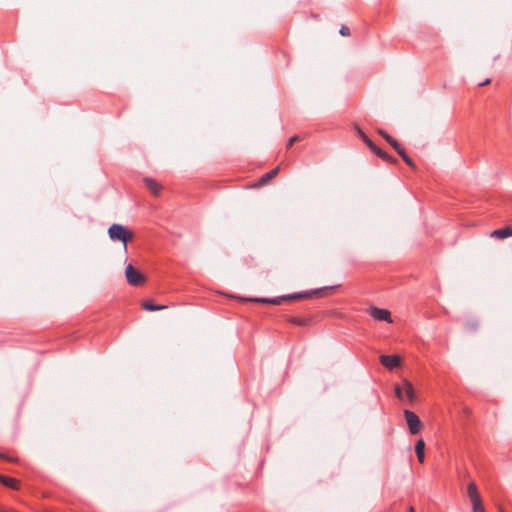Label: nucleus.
<instances>
[{"label":"nucleus","mask_w":512,"mask_h":512,"mask_svg":"<svg viewBox=\"0 0 512 512\" xmlns=\"http://www.w3.org/2000/svg\"><path fill=\"white\" fill-rule=\"evenodd\" d=\"M404 417L412 435L418 434L422 429V423L419 417L411 410H404Z\"/></svg>","instance_id":"nucleus-3"},{"label":"nucleus","mask_w":512,"mask_h":512,"mask_svg":"<svg viewBox=\"0 0 512 512\" xmlns=\"http://www.w3.org/2000/svg\"><path fill=\"white\" fill-rule=\"evenodd\" d=\"M397 153L401 156V158L405 161V163L410 166L413 169H416L415 163L412 161V159L406 154L404 149L399 146L398 149H396Z\"/></svg>","instance_id":"nucleus-17"},{"label":"nucleus","mask_w":512,"mask_h":512,"mask_svg":"<svg viewBox=\"0 0 512 512\" xmlns=\"http://www.w3.org/2000/svg\"><path fill=\"white\" fill-rule=\"evenodd\" d=\"M310 296V293H295L287 296H281L276 298H250L249 301L256 302V303H264V304H273V305H280L285 300H291V299H302L307 298Z\"/></svg>","instance_id":"nucleus-2"},{"label":"nucleus","mask_w":512,"mask_h":512,"mask_svg":"<svg viewBox=\"0 0 512 512\" xmlns=\"http://www.w3.org/2000/svg\"><path fill=\"white\" fill-rule=\"evenodd\" d=\"M108 235L112 241H119L127 249V243L134 237L133 231L122 224L114 223L108 228Z\"/></svg>","instance_id":"nucleus-1"},{"label":"nucleus","mask_w":512,"mask_h":512,"mask_svg":"<svg viewBox=\"0 0 512 512\" xmlns=\"http://www.w3.org/2000/svg\"><path fill=\"white\" fill-rule=\"evenodd\" d=\"M467 492H468V496L471 500V503L482 501V499L478 493L477 486L474 482H471L468 485Z\"/></svg>","instance_id":"nucleus-8"},{"label":"nucleus","mask_w":512,"mask_h":512,"mask_svg":"<svg viewBox=\"0 0 512 512\" xmlns=\"http://www.w3.org/2000/svg\"><path fill=\"white\" fill-rule=\"evenodd\" d=\"M0 457H4V456L0 454Z\"/></svg>","instance_id":"nucleus-27"},{"label":"nucleus","mask_w":512,"mask_h":512,"mask_svg":"<svg viewBox=\"0 0 512 512\" xmlns=\"http://www.w3.org/2000/svg\"><path fill=\"white\" fill-rule=\"evenodd\" d=\"M415 452H416L418 461L420 463H423L424 462V458H425V454H424V452H425V442L422 439H419L416 442Z\"/></svg>","instance_id":"nucleus-11"},{"label":"nucleus","mask_w":512,"mask_h":512,"mask_svg":"<svg viewBox=\"0 0 512 512\" xmlns=\"http://www.w3.org/2000/svg\"><path fill=\"white\" fill-rule=\"evenodd\" d=\"M470 326H471L472 328H477V324H476V323L471 324Z\"/></svg>","instance_id":"nucleus-26"},{"label":"nucleus","mask_w":512,"mask_h":512,"mask_svg":"<svg viewBox=\"0 0 512 512\" xmlns=\"http://www.w3.org/2000/svg\"><path fill=\"white\" fill-rule=\"evenodd\" d=\"M409 512H415L414 508L411 506L409 507Z\"/></svg>","instance_id":"nucleus-25"},{"label":"nucleus","mask_w":512,"mask_h":512,"mask_svg":"<svg viewBox=\"0 0 512 512\" xmlns=\"http://www.w3.org/2000/svg\"><path fill=\"white\" fill-rule=\"evenodd\" d=\"M377 133L381 135L395 150L398 149L400 144L387 134L383 129H377Z\"/></svg>","instance_id":"nucleus-16"},{"label":"nucleus","mask_w":512,"mask_h":512,"mask_svg":"<svg viewBox=\"0 0 512 512\" xmlns=\"http://www.w3.org/2000/svg\"><path fill=\"white\" fill-rule=\"evenodd\" d=\"M356 132L371 151L376 150V145L366 136L360 127L356 126Z\"/></svg>","instance_id":"nucleus-13"},{"label":"nucleus","mask_w":512,"mask_h":512,"mask_svg":"<svg viewBox=\"0 0 512 512\" xmlns=\"http://www.w3.org/2000/svg\"><path fill=\"white\" fill-rule=\"evenodd\" d=\"M490 82H491V80H490V79H486L484 82H482V83L480 84V86H486V85L490 84Z\"/></svg>","instance_id":"nucleus-24"},{"label":"nucleus","mask_w":512,"mask_h":512,"mask_svg":"<svg viewBox=\"0 0 512 512\" xmlns=\"http://www.w3.org/2000/svg\"><path fill=\"white\" fill-rule=\"evenodd\" d=\"M500 512H503V510H502V509H500Z\"/></svg>","instance_id":"nucleus-28"},{"label":"nucleus","mask_w":512,"mask_h":512,"mask_svg":"<svg viewBox=\"0 0 512 512\" xmlns=\"http://www.w3.org/2000/svg\"><path fill=\"white\" fill-rule=\"evenodd\" d=\"M125 276L127 282L133 286H139L145 282L144 275L129 264L125 269Z\"/></svg>","instance_id":"nucleus-4"},{"label":"nucleus","mask_w":512,"mask_h":512,"mask_svg":"<svg viewBox=\"0 0 512 512\" xmlns=\"http://www.w3.org/2000/svg\"><path fill=\"white\" fill-rule=\"evenodd\" d=\"M292 322L294 324H297V325H304L305 324V320L300 319V318H294V319H292Z\"/></svg>","instance_id":"nucleus-23"},{"label":"nucleus","mask_w":512,"mask_h":512,"mask_svg":"<svg viewBox=\"0 0 512 512\" xmlns=\"http://www.w3.org/2000/svg\"><path fill=\"white\" fill-rule=\"evenodd\" d=\"M372 152H374L375 154H377L380 158H382L383 160H386L388 162H391L393 164H396L398 161L397 159H395L394 157L388 155L386 152H384L383 150H381L379 147L376 146V150H373Z\"/></svg>","instance_id":"nucleus-18"},{"label":"nucleus","mask_w":512,"mask_h":512,"mask_svg":"<svg viewBox=\"0 0 512 512\" xmlns=\"http://www.w3.org/2000/svg\"><path fill=\"white\" fill-rule=\"evenodd\" d=\"M142 307L147 311H159L167 308L165 305H156L151 300L144 301Z\"/></svg>","instance_id":"nucleus-14"},{"label":"nucleus","mask_w":512,"mask_h":512,"mask_svg":"<svg viewBox=\"0 0 512 512\" xmlns=\"http://www.w3.org/2000/svg\"><path fill=\"white\" fill-rule=\"evenodd\" d=\"M405 401L413 402L415 400V391L413 385L408 380H403Z\"/></svg>","instance_id":"nucleus-7"},{"label":"nucleus","mask_w":512,"mask_h":512,"mask_svg":"<svg viewBox=\"0 0 512 512\" xmlns=\"http://www.w3.org/2000/svg\"><path fill=\"white\" fill-rule=\"evenodd\" d=\"M280 171V167H276L274 168L273 170H271L270 172L264 174L260 180H259V184L260 185H264L265 183H267L268 181H270L271 179H273Z\"/></svg>","instance_id":"nucleus-15"},{"label":"nucleus","mask_w":512,"mask_h":512,"mask_svg":"<svg viewBox=\"0 0 512 512\" xmlns=\"http://www.w3.org/2000/svg\"><path fill=\"white\" fill-rule=\"evenodd\" d=\"M144 183L150 192L154 195H158L162 189L161 185L151 178H144Z\"/></svg>","instance_id":"nucleus-9"},{"label":"nucleus","mask_w":512,"mask_h":512,"mask_svg":"<svg viewBox=\"0 0 512 512\" xmlns=\"http://www.w3.org/2000/svg\"><path fill=\"white\" fill-rule=\"evenodd\" d=\"M299 140V137L298 136H293L289 139L288 143H287V147H291L295 142H297Z\"/></svg>","instance_id":"nucleus-22"},{"label":"nucleus","mask_w":512,"mask_h":512,"mask_svg":"<svg viewBox=\"0 0 512 512\" xmlns=\"http://www.w3.org/2000/svg\"><path fill=\"white\" fill-rule=\"evenodd\" d=\"M512 236V228L506 227L502 229H497L491 232V237L497 239H504L506 237Z\"/></svg>","instance_id":"nucleus-10"},{"label":"nucleus","mask_w":512,"mask_h":512,"mask_svg":"<svg viewBox=\"0 0 512 512\" xmlns=\"http://www.w3.org/2000/svg\"><path fill=\"white\" fill-rule=\"evenodd\" d=\"M395 394H396V396L401 401H405L403 385L402 386H399V385L395 386Z\"/></svg>","instance_id":"nucleus-19"},{"label":"nucleus","mask_w":512,"mask_h":512,"mask_svg":"<svg viewBox=\"0 0 512 512\" xmlns=\"http://www.w3.org/2000/svg\"><path fill=\"white\" fill-rule=\"evenodd\" d=\"M0 482L7 486V487H10L12 489H19V481L14 479V478H10V477H6V476H3V475H0Z\"/></svg>","instance_id":"nucleus-12"},{"label":"nucleus","mask_w":512,"mask_h":512,"mask_svg":"<svg viewBox=\"0 0 512 512\" xmlns=\"http://www.w3.org/2000/svg\"><path fill=\"white\" fill-rule=\"evenodd\" d=\"M369 314L376 320L379 321H387L389 323L392 322L391 314L386 309H381L377 307H370L369 308Z\"/></svg>","instance_id":"nucleus-5"},{"label":"nucleus","mask_w":512,"mask_h":512,"mask_svg":"<svg viewBox=\"0 0 512 512\" xmlns=\"http://www.w3.org/2000/svg\"><path fill=\"white\" fill-rule=\"evenodd\" d=\"M339 33L344 36V37H347L350 35V29L348 26L346 25H342L340 30H339Z\"/></svg>","instance_id":"nucleus-21"},{"label":"nucleus","mask_w":512,"mask_h":512,"mask_svg":"<svg viewBox=\"0 0 512 512\" xmlns=\"http://www.w3.org/2000/svg\"><path fill=\"white\" fill-rule=\"evenodd\" d=\"M472 512H485L482 501L472 503Z\"/></svg>","instance_id":"nucleus-20"},{"label":"nucleus","mask_w":512,"mask_h":512,"mask_svg":"<svg viewBox=\"0 0 512 512\" xmlns=\"http://www.w3.org/2000/svg\"><path fill=\"white\" fill-rule=\"evenodd\" d=\"M380 362L388 369H393L400 366L401 358L398 355H382L380 356Z\"/></svg>","instance_id":"nucleus-6"}]
</instances>
